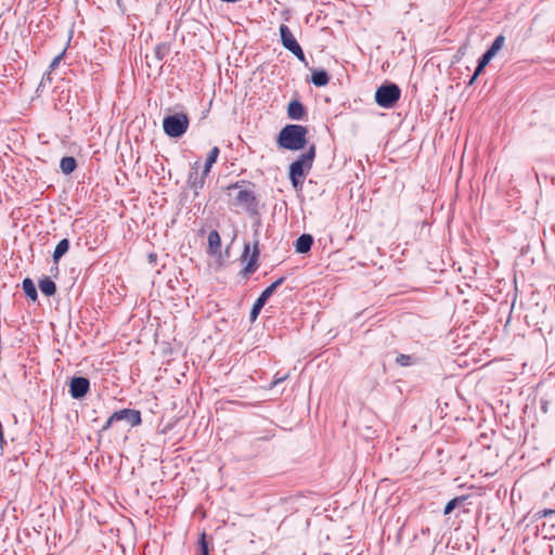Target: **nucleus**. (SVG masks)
<instances>
[{
  "label": "nucleus",
  "instance_id": "f257e3e1",
  "mask_svg": "<svg viewBox=\"0 0 555 555\" xmlns=\"http://www.w3.org/2000/svg\"><path fill=\"white\" fill-rule=\"evenodd\" d=\"M308 130L301 125H287L279 133L278 143L281 147L289 151H298L307 143Z\"/></svg>",
  "mask_w": 555,
  "mask_h": 555
},
{
  "label": "nucleus",
  "instance_id": "f03ea898",
  "mask_svg": "<svg viewBox=\"0 0 555 555\" xmlns=\"http://www.w3.org/2000/svg\"><path fill=\"white\" fill-rule=\"evenodd\" d=\"M314 156L315 147L312 145L307 153L302 154L297 160L292 163L289 167V179L294 188L301 184V180L305 177L306 171L312 166Z\"/></svg>",
  "mask_w": 555,
  "mask_h": 555
},
{
  "label": "nucleus",
  "instance_id": "7ed1b4c3",
  "mask_svg": "<svg viewBox=\"0 0 555 555\" xmlns=\"http://www.w3.org/2000/svg\"><path fill=\"white\" fill-rule=\"evenodd\" d=\"M189 117L184 113L169 115L163 120V128L167 135L179 138L183 135L189 128Z\"/></svg>",
  "mask_w": 555,
  "mask_h": 555
},
{
  "label": "nucleus",
  "instance_id": "20e7f679",
  "mask_svg": "<svg viewBox=\"0 0 555 555\" xmlns=\"http://www.w3.org/2000/svg\"><path fill=\"white\" fill-rule=\"evenodd\" d=\"M401 96L400 88L395 83L382 85L375 92L376 103L384 108H391Z\"/></svg>",
  "mask_w": 555,
  "mask_h": 555
},
{
  "label": "nucleus",
  "instance_id": "39448f33",
  "mask_svg": "<svg viewBox=\"0 0 555 555\" xmlns=\"http://www.w3.org/2000/svg\"><path fill=\"white\" fill-rule=\"evenodd\" d=\"M280 36L281 42L285 49L291 51L299 61L305 62L306 57L300 44L297 42L296 38L292 34L288 26L282 24L280 26Z\"/></svg>",
  "mask_w": 555,
  "mask_h": 555
},
{
  "label": "nucleus",
  "instance_id": "423d86ee",
  "mask_svg": "<svg viewBox=\"0 0 555 555\" xmlns=\"http://www.w3.org/2000/svg\"><path fill=\"white\" fill-rule=\"evenodd\" d=\"M285 278H280L275 282H273L270 286H268L258 297V299L253 305L251 311H250V320L255 321L257 317L259 315L262 307L266 305L268 299L272 296V294L275 292V289L283 284Z\"/></svg>",
  "mask_w": 555,
  "mask_h": 555
},
{
  "label": "nucleus",
  "instance_id": "0eeeda50",
  "mask_svg": "<svg viewBox=\"0 0 555 555\" xmlns=\"http://www.w3.org/2000/svg\"><path fill=\"white\" fill-rule=\"evenodd\" d=\"M120 421H126L130 426H138L142 422L141 413L138 410L122 409L111 415V422Z\"/></svg>",
  "mask_w": 555,
  "mask_h": 555
},
{
  "label": "nucleus",
  "instance_id": "6e6552de",
  "mask_svg": "<svg viewBox=\"0 0 555 555\" xmlns=\"http://www.w3.org/2000/svg\"><path fill=\"white\" fill-rule=\"evenodd\" d=\"M90 383L86 377H74L70 380L69 392L74 399H80L87 395Z\"/></svg>",
  "mask_w": 555,
  "mask_h": 555
},
{
  "label": "nucleus",
  "instance_id": "1a4fd4ad",
  "mask_svg": "<svg viewBox=\"0 0 555 555\" xmlns=\"http://www.w3.org/2000/svg\"><path fill=\"white\" fill-rule=\"evenodd\" d=\"M235 204L250 208L256 205V197L250 190H240L235 195Z\"/></svg>",
  "mask_w": 555,
  "mask_h": 555
},
{
  "label": "nucleus",
  "instance_id": "9d476101",
  "mask_svg": "<svg viewBox=\"0 0 555 555\" xmlns=\"http://www.w3.org/2000/svg\"><path fill=\"white\" fill-rule=\"evenodd\" d=\"M306 114L305 106L297 100L289 102L287 115L293 120H300Z\"/></svg>",
  "mask_w": 555,
  "mask_h": 555
},
{
  "label": "nucleus",
  "instance_id": "9b49d317",
  "mask_svg": "<svg viewBox=\"0 0 555 555\" xmlns=\"http://www.w3.org/2000/svg\"><path fill=\"white\" fill-rule=\"evenodd\" d=\"M258 244H259V242L255 241L253 254L249 256L248 261L243 269V273L245 276L254 273L255 270L257 269V260H258V256H259Z\"/></svg>",
  "mask_w": 555,
  "mask_h": 555
},
{
  "label": "nucleus",
  "instance_id": "f8f14e48",
  "mask_svg": "<svg viewBox=\"0 0 555 555\" xmlns=\"http://www.w3.org/2000/svg\"><path fill=\"white\" fill-rule=\"evenodd\" d=\"M312 244L313 237L310 234H302L295 243L296 251L299 254H306L311 249Z\"/></svg>",
  "mask_w": 555,
  "mask_h": 555
},
{
  "label": "nucleus",
  "instance_id": "ddd939ff",
  "mask_svg": "<svg viewBox=\"0 0 555 555\" xmlns=\"http://www.w3.org/2000/svg\"><path fill=\"white\" fill-rule=\"evenodd\" d=\"M221 238L216 230H212L208 234V253L210 255H217L220 253Z\"/></svg>",
  "mask_w": 555,
  "mask_h": 555
},
{
  "label": "nucleus",
  "instance_id": "4468645a",
  "mask_svg": "<svg viewBox=\"0 0 555 555\" xmlns=\"http://www.w3.org/2000/svg\"><path fill=\"white\" fill-rule=\"evenodd\" d=\"M330 76L324 69H313L311 74V82L315 87H324L328 83Z\"/></svg>",
  "mask_w": 555,
  "mask_h": 555
},
{
  "label": "nucleus",
  "instance_id": "2eb2a0df",
  "mask_svg": "<svg viewBox=\"0 0 555 555\" xmlns=\"http://www.w3.org/2000/svg\"><path fill=\"white\" fill-rule=\"evenodd\" d=\"M39 288L46 296H53L56 292L55 283L49 278H43L39 281Z\"/></svg>",
  "mask_w": 555,
  "mask_h": 555
},
{
  "label": "nucleus",
  "instance_id": "dca6fc26",
  "mask_svg": "<svg viewBox=\"0 0 555 555\" xmlns=\"http://www.w3.org/2000/svg\"><path fill=\"white\" fill-rule=\"evenodd\" d=\"M77 167V162L72 156H65L60 162V168L63 173L69 175L72 173Z\"/></svg>",
  "mask_w": 555,
  "mask_h": 555
},
{
  "label": "nucleus",
  "instance_id": "f3484780",
  "mask_svg": "<svg viewBox=\"0 0 555 555\" xmlns=\"http://www.w3.org/2000/svg\"><path fill=\"white\" fill-rule=\"evenodd\" d=\"M69 248V241L67 238L61 240L53 253L54 262H59V260L67 253Z\"/></svg>",
  "mask_w": 555,
  "mask_h": 555
},
{
  "label": "nucleus",
  "instance_id": "a211bd4d",
  "mask_svg": "<svg viewBox=\"0 0 555 555\" xmlns=\"http://www.w3.org/2000/svg\"><path fill=\"white\" fill-rule=\"evenodd\" d=\"M23 289H24L25 294L33 301L37 300L38 294H37V289H36L35 283L33 282L31 279L26 278V279L23 280Z\"/></svg>",
  "mask_w": 555,
  "mask_h": 555
},
{
  "label": "nucleus",
  "instance_id": "6ab92c4d",
  "mask_svg": "<svg viewBox=\"0 0 555 555\" xmlns=\"http://www.w3.org/2000/svg\"><path fill=\"white\" fill-rule=\"evenodd\" d=\"M169 46L167 43H159L155 47L154 54L157 61H163L169 53Z\"/></svg>",
  "mask_w": 555,
  "mask_h": 555
},
{
  "label": "nucleus",
  "instance_id": "aec40b11",
  "mask_svg": "<svg viewBox=\"0 0 555 555\" xmlns=\"http://www.w3.org/2000/svg\"><path fill=\"white\" fill-rule=\"evenodd\" d=\"M466 500L465 496H457V498H454L452 499L451 501H449L444 507V515H449L452 513V511L457 507L459 505H461L464 501Z\"/></svg>",
  "mask_w": 555,
  "mask_h": 555
},
{
  "label": "nucleus",
  "instance_id": "412c9836",
  "mask_svg": "<svg viewBox=\"0 0 555 555\" xmlns=\"http://www.w3.org/2000/svg\"><path fill=\"white\" fill-rule=\"evenodd\" d=\"M505 43V37L503 35H499L494 41L492 42L491 47L488 49L489 52H492V54L495 56V54L503 48Z\"/></svg>",
  "mask_w": 555,
  "mask_h": 555
},
{
  "label": "nucleus",
  "instance_id": "4be33fe9",
  "mask_svg": "<svg viewBox=\"0 0 555 555\" xmlns=\"http://www.w3.org/2000/svg\"><path fill=\"white\" fill-rule=\"evenodd\" d=\"M199 544V555H209L208 543L206 541V534L202 533Z\"/></svg>",
  "mask_w": 555,
  "mask_h": 555
},
{
  "label": "nucleus",
  "instance_id": "5701e85b",
  "mask_svg": "<svg viewBox=\"0 0 555 555\" xmlns=\"http://www.w3.org/2000/svg\"><path fill=\"white\" fill-rule=\"evenodd\" d=\"M219 153H220L219 149H218L217 146H214V147L210 150V152L208 153L207 158H206V162H207L208 164L214 165V164L216 163V160H217L218 156H219Z\"/></svg>",
  "mask_w": 555,
  "mask_h": 555
},
{
  "label": "nucleus",
  "instance_id": "b1692460",
  "mask_svg": "<svg viewBox=\"0 0 555 555\" xmlns=\"http://www.w3.org/2000/svg\"><path fill=\"white\" fill-rule=\"evenodd\" d=\"M493 57L494 55L492 54V52H489L487 50L485 54L479 59L478 64L486 67Z\"/></svg>",
  "mask_w": 555,
  "mask_h": 555
},
{
  "label": "nucleus",
  "instance_id": "393cba45",
  "mask_svg": "<svg viewBox=\"0 0 555 555\" xmlns=\"http://www.w3.org/2000/svg\"><path fill=\"white\" fill-rule=\"evenodd\" d=\"M397 362L400 365L406 366L411 364V357L408 354H400L397 357Z\"/></svg>",
  "mask_w": 555,
  "mask_h": 555
},
{
  "label": "nucleus",
  "instance_id": "a878e982",
  "mask_svg": "<svg viewBox=\"0 0 555 555\" xmlns=\"http://www.w3.org/2000/svg\"><path fill=\"white\" fill-rule=\"evenodd\" d=\"M62 57H63V53H61V54L56 55V56L52 60V62H51V64H50V69H51V70H52V69H54V68H56V67L59 66V64H60V62H61Z\"/></svg>",
  "mask_w": 555,
  "mask_h": 555
},
{
  "label": "nucleus",
  "instance_id": "bb28decb",
  "mask_svg": "<svg viewBox=\"0 0 555 555\" xmlns=\"http://www.w3.org/2000/svg\"><path fill=\"white\" fill-rule=\"evenodd\" d=\"M483 69H485V67L478 64L469 83H473L475 81V79L482 73Z\"/></svg>",
  "mask_w": 555,
  "mask_h": 555
},
{
  "label": "nucleus",
  "instance_id": "cd10ccee",
  "mask_svg": "<svg viewBox=\"0 0 555 555\" xmlns=\"http://www.w3.org/2000/svg\"><path fill=\"white\" fill-rule=\"evenodd\" d=\"M287 378V375H284V376H275L274 380L272 382V386H275L280 383H282L283 380H285Z\"/></svg>",
  "mask_w": 555,
  "mask_h": 555
},
{
  "label": "nucleus",
  "instance_id": "c85d7f7f",
  "mask_svg": "<svg viewBox=\"0 0 555 555\" xmlns=\"http://www.w3.org/2000/svg\"><path fill=\"white\" fill-rule=\"evenodd\" d=\"M248 255H249V245L246 244L244 247V253L242 255V260L245 261L248 258Z\"/></svg>",
  "mask_w": 555,
  "mask_h": 555
},
{
  "label": "nucleus",
  "instance_id": "c756f323",
  "mask_svg": "<svg viewBox=\"0 0 555 555\" xmlns=\"http://www.w3.org/2000/svg\"><path fill=\"white\" fill-rule=\"evenodd\" d=\"M211 166H212L211 164H208L207 162L205 163V166H204V169H203V172H202V175L204 177L209 173Z\"/></svg>",
  "mask_w": 555,
  "mask_h": 555
},
{
  "label": "nucleus",
  "instance_id": "7c9ffc66",
  "mask_svg": "<svg viewBox=\"0 0 555 555\" xmlns=\"http://www.w3.org/2000/svg\"><path fill=\"white\" fill-rule=\"evenodd\" d=\"M115 422H111V416L108 417V420L106 421V423L103 425L102 427V430H107L108 428H111V426L114 424Z\"/></svg>",
  "mask_w": 555,
  "mask_h": 555
},
{
  "label": "nucleus",
  "instance_id": "2f4dec72",
  "mask_svg": "<svg viewBox=\"0 0 555 555\" xmlns=\"http://www.w3.org/2000/svg\"><path fill=\"white\" fill-rule=\"evenodd\" d=\"M323 555H331V554H328V553H325V554H323Z\"/></svg>",
  "mask_w": 555,
  "mask_h": 555
}]
</instances>
